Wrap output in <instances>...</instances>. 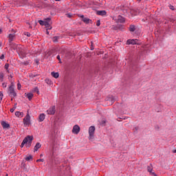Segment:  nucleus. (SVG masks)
<instances>
[{
    "instance_id": "12",
    "label": "nucleus",
    "mask_w": 176,
    "mask_h": 176,
    "mask_svg": "<svg viewBox=\"0 0 176 176\" xmlns=\"http://www.w3.org/2000/svg\"><path fill=\"white\" fill-rule=\"evenodd\" d=\"M126 21V20L124 19V18L120 15H119L118 16V19H117V21L116 23H124Z\"/></svg>"
},
{
    "instance_id": "29",
    "label": "nucleus",
    "mask_w": 176,
    "mask_h": 176,
    "mask_svg": "<svg viewBox=\"0 0 176 176\" xmlns=\"http://www.w3.org/2000/svg\"><path fill=\"white\" fill-rule=\"evenodd\" d=\"M38 23H39L40 25H45V21H43L42 20H39Z\"/></svg>"
},
{
    "instance_id": "33",
    "label": "nucleus",
    "mask_w": 176,
    "mask_h": 176,
    "mask_svg": "<svg viewBox=\"0 0 176 176\" xmlns=\"http://www.w3.org/2000/svg\"><path fill=\"white\" fill-rule=\"evenodd\" d=\"M5 69H9V63H6L4 66Z\"/></svg>"
},
{
    "instance_id": "24",
    "label": "nucleus",
    "mask_w": 176,
    "mask_h": 176,
    "mask_svg": "<svg viewBox=\"0 0 176 176\" xmlns=\"http://www.w3.org/2000/svg\"><path fill=\"white\" fill-rule=\"evenodd\" d=\"M26 97L28 98V100L30 101H31V100H32V98L34 97V94H28L26 95Z\"/></svg>"
},
{
    "instance_id": "44",
    "label": "nucleus",
    "mask_w": 176,
    "mask_h": 176,
    "mask_svg": "<svg viewBox=\"0 0 176 176\" xmlns=\"http://www.w3.org/2000/svg\"><path fill=\"white\" fill-rule=\"evenodd\" d=\"M45 80L48 85H50V83H52V81L50 80Z\"/></svg>"
},
{
    "instance_id": "35",
    "label": "nucleus",
    "mask_w": 176,
    "mask_h": 176,
    "mask_svg": "<svg viewBox=\"0 0 176 176\" xmlns=\"http://www.w3.org/2000/svg\"><path fill=\"white\" fill-rule=\"evenodd\" d=\"M100 25H101V23H100V20H98L96 22L97 27H100Z\"/></svg>"
},
{
    "instance_id": "9",
    "label": "nucleus",
    "mask_w": 176,
    "mask_h": 176,
    "mask_svg": "<svg viewBox=\"0 0 176 176\" xmlns=\"http://www.w3.org/2000/svg\"><path fill=\"white\" fill-rule=\"evenodd\" d=\"M82 19V21L85 23V24H89V23H91V20L89 18H85L84 15L80 16Z\"/></svg>"
},
{
    "instance_id": "56",
    "label": "nucleus",
    "mask_w": 176,
    "mask_h": 176,
    "mask_svg": "<svg viewBox=\"0 0 176 176\" xmlns=\"http://www.w3.org/2000/svg\"><path fill=\"white\" fill-rule=\"evenodd\" d=\"M2 46V42H0V47Z\"/></svg>"
},
{
    "instance_id": "32",
    "label": "nucleus",
    "mask_w": 176,
    "mask_h": 176,
    "mask_svg": "<svg viewBox=\"0 0 176 176\" xmlns=\"http://www.w3.org/2000/svg\"><path fill=\"white\" fill-rule=\"evenodd\" d=\"M34 91H35L36 93H37V94H39V89H38V87H36L34 88Z\"/></svg>"
},
{
    "instance_id": "26",
    "label": "nucleus",
    "mask_w": 176,
    "mask_h": 176,
    "mask_svg": "<svg viewBox=\"0 0 176 176\" xmlns=\"http://www.w3.org/2000/svg\"><path fill=\"white\" fill-rule=\"evenodd\" d=\"M58 39H60V37L56 36L53 38V42H58Z\"/></svg>"
},
{
    "instance_id": "59",
    "label": "nucleus",
    "mask_w": 176,
    "mask_h": 176,
    "mask_svg": "<svg viewBox=\"0 0 176 176\" xmlns=\"http://www.w3.org/2000/svg\"><path fill=\"white\" fill-rule=\"evenodd\" d=\"M10 78H13V76L10 75Z\"/></svg>"
},
{
    "instance_id": "13",
    "label": "nucleus",
    "mask_w": 176,
    "mask_h": 176,
    "mask_svg": "<svg viewBox=\"0 0 176 176\" xmlns=\"http://www.w3.org/2000/svg\"><path fill=\"white\" fill-rule=\"evenodd\" d=\"M1 124L2 127L4 129H9L10 127V125L9 124L6 123V122H5V121H2Z\"/></svg>"
},
{
    "instance_id": "8",
    "label": "nucleus",
    "mask_w": 176,
    "mask_h": 176,
    "mask_svg": "<svg viewBox=\"0 0 176 176\" xmlns=\"http://www.w3.org/2000/svg\"><path fill=\"white\" fill-rule=\"evenodd\" d=\"M116 100L115 99V97L111 96L109 98H108V99L107 100V104H109V105H112V104H113L115 102Z\"/></svg>"
},
{
    "instance_id": "28",
    "label": "nucleus",
    "mask_w": 176,
    "mask_h": 176,
    "mask_svg": "<svg viewBox=\"0 0 176 176\" xmlns=\"http://www.w3.org/2000/svg\"><path fill=\"white\" fill-rule=\"evenodd\" d=\"M3 76H4L3 73H0V82L3 81Z\"/></svg>"
},
{
    "instance_id": "30",
    "label": "nucleus",
    "mask_w": 176,
    "mask_h": 176,
    "mask_svg": "<svg viewBox=\"0 0 176 176\" xmlns=\"http://www.w3.org/2000/svg\"><path fill=\"white\" fill-rule=\"evenodd\" d=\"M117 27H118V30H120L121 31L122 30H123V25H119Z\"/></svg>"
},
{
    "instance_id": "5",
    "label": "nucleus",
    "mask_w": 176,
    "mask_h": 176,
    "mask_svg": "<svg viewBox=\"0 0 176 176\" xmlns=\"http://www.w3.org/2000/svg\"><path fill=\"white\" fill-rule=\"evenodd\" d=\"M52 21V19L47 18L45 19V23H44L45 27L47 28V30H52V25H50V21Z\"/></svg>"
},
{
    "instance_id": "49",
    "label": "nucleus",
    "mask_w": 176,
    "mask_h": 176,
    "mask_svg": "<svg viewBox=\"0 0 176 176\" xmlns=\"http://www.w3.org/2000/svg\"><path fill=\"white\" fill-rule=\"evenodd\" d=\"M91 50H94V47H93V46H91Z\"/></svg>"
},
{
    "instance_id": "20",
    "label": "nucleus",
    "mask_w": 176,
    "mask_h": 176,
    "mask_svg": "<svg viewBox=\"0 0 176 176\" xmlns=\"http://www.w3.org/2000/svg\"><path fill=\"white\" fill-rule=\"evenodd\" d=\"M27 142H28V140L26 138H25L21 144V148H23L24 145H25V144H27Z\"/></svg>"
},
{
    "instance_id": "25",
    "label": "nucleus",
    "mask_w": 176,
    "mask_h": 176,
    "mask_svg": "<svg viewBox=\"0 0 176 176\" xmlns=\"http://www.w3.org/2000/svg\"><path fill=\"white\" fill-rule=\"evenodd\" d=\"M19 2L21 5H25L27 3V0H19Z\"/></svg>"
},
{
    "instance_id": "55",
    "label": "nucleus",
    "mask_w": 176,
    "mask_h": 176,
    "mask_svg": "<svg viewBox=\"0 0 176 176\" xmlns=\"http://www.w3.org/2000/svg\"><path fill=\"white\" fill-rule=\"evenodd\" d=\"M173 152V153H176V149L174 150Z\"/></svg>"
},
{
    "instance_id": "7",
    "label": "nucleus",
    "mask_w": 176,
    "mask_h": 176,
    "mask_svg": "<svg viewBox=\"0 0 176 176\" xmlns=\"http://www.w3.org/2000/svg\"><path fill=\"white\" fill-rule=\"evenodd\" d=\"M47 114L48 115H54L56 113V106H53L50 107L47 111Z\"/></svg>"
},
{
    "instance_id": "51",
    "label": "nucleus",
    "mask_w": 176,
    "mask_h": 176,
    "mask_svg": "<svg viewBox=\"0 0 176 176\" xmlns=\"http://www.w3.org/2000/svg\"><path fill=\"white\" fill-rule=\"evenodd\" d=\"M46 32H47V35H49V31H48V30H47V29Z\"/></svg>"
},
{
    "instance_id": "50",
    "label": "nucleus",
    "mask_w": 176,
    "mask_h": 176,
    "mask_svg": "<svg viewBox=\"0 0 176 176\" xmlns=\"http://www.w3.org/2000/svg\"><path fill=\"white\" fill-rule=\"evenodd\" d=\"M119 119H123V118H118V120H118V122H120V120Z\"/></svg>"
},
{
    "instance_id": "38",
    "label": "nucleus",
    "mask_w": 176,
    "mask_h": 176,
    "mask_svg": "<svg viewBox=\"0 0 176 176\" xmlns=\"http://www.w3.org/2000/svg\"><path fill=\"white\" fill-rule=\"evenodd\" d=\"M2 86H3V87L5 89V88H6L7 87V84H6V82H3V84H2Z\"/></svg>"
},
{
    "instance_id": "39",
    "label": "nucleus",
    "mask_w": 176,
    "mask_h": 176,
    "mask_svg": "<svg viewBox=\"0 0 176 176\" xmlns=\"http://www.w3.org/2000/svg\"><path fill=\"white\" fill-rule=\"evenodd\" d=\"M67 17H68L69 19H71V17H72V15L71 14H66Z\"/></svg>"
},
{
    "instance_id": "19",
    "label": "nucleus",
    "mask_w": 176,
    "mask_h": 176,
    "mask_svg": "<svg viewBox=\"0 0 176 176\" xmlns=\"http://www.w3.org/2000/svg\"><path fill=\"white\" fill-rule=\"evenodd\" d=\"M52 76H53V78H55L56 79H57V78H58V76H60V75L58 74V72H52L51 73Z\"/></svg>"
},
{
    "instance_id": "1",
    "label": "nucleus",
    "mask_w": 176,
    "mask_h": 176,
    "mask_svg": "<svg viewBox=\"0 0 176 176\" xmlns=\"http://www.w3.org/2000/svg\"><path fill=\"white\" fill-rule=\"evenodd\" d=\"M8 94L12 98H13V97H17V93L14 91V84L13 82H11V85L8 88Z\"/></svg>"
},
{
    "instance_id": "16",
    "label": "nucleus",
    "mask_w": 176,
    "mask_h": 176,
    "mask_svg": "<svg viewBox=\"0 0 176 176\" xmlns=\"http://www.w3.org/2000/svg\"><path fill=\"white\" fill-rule=\"evenodd\" d=\"M153 170V166L151 164L150 166H147V170L148 173H150L151 175H152V174H153V172H152Z\"/></svg>"
},
{
    "instance_id": "53",
    "label": "nucleus",
    "mask_w": 176,
    "mask_h": 176,
    "mask_svg": "<svg viewBox=\"0 0 176 176\" xmlns=\"http://www.w3.org/2000/svg\"><path fill=\"white\" fill-rule=\"evenodd\" d=\"M135 131H137L138 130V127H135Z\"/></svg>"
},
{
    "instance_id": "2",
    "label": "nucleus",
    "mask_w": 176,
    "mask_h": 176,
    "mask_svg": "<svg viewBox=\"0 0 176 176\" xmlns=\"http://www.w3.org/2000/svg\"><path fill=\"white\" fill-rule=\"evenodd\" d=\"M23 124L26 126L31 124V116H30V112L28 111L26 116L23 118Z\"/></svg>"
},
{
    "instance_id": "46",
    "label": "nucleus",
    "mask_w": 176,
    "mask_h": 176,
    "mask_svg": "<svg viewBox=\"0 0 176 176\" xmlns=\"http://www.w3.org/2000/svg\"><path fill=\"white\" fill-rule=\"evenodd\" d=\"M31 78H35L36 76H38V75H34V74H32L31 76H30Z\"/></svg>"
},
{
    "instance_id": "22",
    "label": "nucleus",
    "mask_w": 176,
    "mask_h": 176,
    "mask_svg": "<svg viewBox=\"0 0 176 176\" xmlns=\"http://www.w3.org/2000/svg\"><path fill=\"white\" fill-rule=\"evenodd\" d=\"M129 31H131V32H134V31H135V26L134 25H131L129 27Z\"/></svg>"
},
{
    "instance_id": "31",
    "label": "nucleus",
    "mask_w": 176,
    "mask_h": 176,
    "mask_svg": "<svg viewBox=\"0 0 176 176\" xmlns=\"http://www.w3.org/2000/svg\"><path fill=\"white\" fill-rule=\"evenodd\" d=\"M3 98V94H2L1 91H0V102L2 101V99Z\"/></svg>"
},
{
    "instance_id": "36",
    "label": "nucleus",
    "mask_w": 176,
    "mask_h": 176,
    "mask_svg": "<svg viewBox=\"0 0 176 176\" xmlns=\"http://www.w3.org/2000/svg\"><path fill=\"white\" fill-rule=\"evenodd\" d=\"M24 35H27L28 37L31 36V34L30 32H25Z\"/></svg>"
},
{
    "instance_id": "4",
    "label": "nucleus",
    "mask_w": 176,
    "mask_h": 176,
    "mask_svg": "<svg viewBox=\"0 0 176 176\" xmlns=\"http://www.w3.org/2000/svg\"><path fill=\"white\" fill-rule=\"evenodd\" d=\"M25 138H27L28 142L26 143V146H28V148H30L31 146V144H32V141L34 140V136L32 135H28L25 137Z\"/></svg>"
},
{
    "instance_id": "48",
    "label": "nucleus",
    "mask_w": 176,
    "mask_h": 176,
    "mask_svg": "<svg viewBox=\"0 0 176 176\" xmlns=\"http://www.w3.org/2000/svg\"><path fill=\"white\" fill-rule=\"evenodd\" d=\"M102 124H105V121L104 120L102 121Z\"/></svg>"
},
{
    "instance_id": "41",
    "label": "nucleus",
    "mask_w": 176,
    "mask_h": 176,
    "mask_svg": "<svg viewBox=\"0 0 176 176\" xmlns=\"http://www.w3.org/2000/svg\"><path fill=\"white\" fill-rule=\"evenodd\" d=\"M3 58H5V55H4V54H2V55L0 56V60H3Z\"/></svg>"
},
{
    "instance_id": "64",
    "label": "nucleus",
    "mask_w": 176,
    "mask_h": 176,
    "mask_svg": "<svg viewBox=\"0 0 176 176\" xmlns=\"http://www.w3.org/2000/svg\"><path fill=\"white\" fill-rule=\"evenodd\" d=\"M135 67H133V69H134Z\"/></svg>"
},
{
    "instance_id": "47",
    "label": "nucleus",
    "mask_w": 176,
    "mask_h": 176,
    "mask_svg": "<svg viewBox=\"0 0 176 176\" xmlns=\"http://www.w3.org/2000/svg\"><path fill=\"white\" fill-rule=\"evenodd\" d=\"M13 108H14V109L17 108V103H14Z\"/></svg>"
},
{
    "instance_id": "27",
    "label": "nucleus",
    "mask_w": 176,
    "mask_h": 176,
    "mask_svg": "<svg viewBox=\"0 0 176 176\" xmlns=\"http://www.w3.org/2000/svg\"><path fill=\"white\" fill-rule=\"evenodd\" d=\"M32 159V155H29L28 157H26L25 158V160H26V162H30V160H31Z\"/></svg>"
},
{
    "instance_id": "18",
    "label": "nucleus",
    "mask_w": 176,
    "mask_h": 176,
    "mask_svg": "<svg viewBox=\"0 0 176 176\" xmlns=\"http://www.w3.org/2000/svg\"><path fill=\"white\" fill-rule=\"evenodd\" d=\"M9 43L11 49H12L13 50H16L17 49V44L14 43Z\"/></svg>"
},
{
    "instance_id": "52",
    "label": "nucleus",
    "mask_w": 176,
    "mask_h": 176,
    "mask_svg": "<svg viewBox=\"0 0 176 176\" xmlns=\"http://www.w3.org/2000/svg\"><path fill=\"white\" fill-rule=\"evenodd\" d=\"M152 175L157 176V175H156V173H152Z\"/></svg>"
},
{
    "instance_id": "11",
    "label": "nucleus",
    "mask_w": 176,
    "mask_h": 176,
    "mask_svg": "<svg viewBox=\"0 0 176 176\" xmlns=\"http://www.w3.org/2000/svg\"><path fill=\"white\" fill-rule=\"evenodd\" d=\"M96 14H98V16H107V11H105V10H98L96 12Z\"/></svg>"
},
{
    "instance_id": "10",
    "label": "nucleus",
    "mask_w": 176,
    "mask_h": 176,
    "mask_svg": "<svg viewBox=\"0 0 176 176\" xmlns=\"http://www.w3.org/2000/svg\"><path fill=\"white\" fill-rule=\"evenodd\" d=\"M138 42V39H129L126 41L127 45H136Z\"/></svg>"
},
{
    "instance_id": "40",
    "label": "nucleus",
    "mask_w": 176,
    "mask_h": 176,
    "mask_svg": "<svg viewBox=\"0 0 176 176\" xmlns=\"http://www.w3.org/2000/svg\"><path fill=\"white\" fill-rule=\"evenodd\" d=\"M56 58L57 60H58V61H60V63H61V58H60V55H58Z\"/></svg>"
},
{
    "instance_id": "23",
    "label": "nucleus",
    "mask_w": 176,
    "mask_h": 176,
    "mask_svg": "<svg viewBox=\"0 0 176 176\" xmlns=\"http://www.w3.org/2000/svg\"><path fill=\"white\" fill-rule=\"evenodd\" d=\"M19 56H21L22 58H23V57H25V56H27V53L24 52V51H21L19 52Z\"/></svg>"
},
{
    "instance_id": "14",
    "label": "nucleus",
    "mask_w": 176,
    "mask_h": 176,
    "mask_svg": "<svg viewBox=\"0 0 176 176\" xmlns=\"http://www.w3.org/2000/svg\"><path fill=\"white\" fill-rule=\"evenodd\" d=\"M45 116H46L45 115V113L40 114L38 116V122H43L45 120Z\"/></svg>"
},
{
    "instance_id": "15",
    "label": "nucleus",
    "mask_w": 176,
    "mask_h": 176,
    "mask_svg": "<svg viewBox=\"0 0 176 176\" xmlns=\"http://www.w3.org/2000/svg\"><path fill=\"white\" fill-rule=\"evenodd\" d=\"M15 116H16V118H23V116H24V113L20 112V111H16Z\"/></svg>"
},
{
    "instance_id": "58",
    "label": "nucleus",
    "mask_w": 176,
    "mask_h": 176,
    "mask_svg": "<svg viewBox=\"0 0 176 176\" xmlns=\"http://www.w3.org/2000/svg\"><path fill=\"white\" fill-rule=\"evenodd\" d=\"M2 33V30L1 29H0V34H1Z\"/></svg>"
},
{
    "instance_id": "60",
    "label": "nucleus",
    "mask_w": 176,
    "mask_h": 176,
    "mask_svg": "<svg viewBox=\"0 0 176 176\" xmlns=\"http://www.w3.org/2000/svg\"><path fill=\"white\" fill-rule=\"evenodd\" d=\"M138 1V2H141V0H137Z\"/></svg>"
},
{
    "instance_id": "37",
    "label": "nucleus",
    "mask_w": 176,
    "mask_h": 176,
    "mask_svg": "<svg viewBox=\"0 0 176 176\" xmlns=\"http://www.w3.org/2000/svg\"><path fill=\"white\" fill-rule=\"evenodd\" d=\"M39 162H45V160H43V159H38V160H36L37 163Z\"/></svg>"
},
{
    "instance_id": "54",
    "label": "nucleus",
    "mask_w": 176,
    "mask_h": 176,
    "mask_svg": "<svg viewBox=\"0 0 176 176\" xmlns=\"http://www.w3.org/2000/svg\"><path fill=\"white\" fill-rule=\"evenodd\" d=\"M6 71H7V72H8V74H9V69H6Z\"/></svg>"
},
{
    "instance_id": "61",
    "label": "nucleus",
    "mask_w": 176,
    "mask_h": 176,
    "mask_svg": "<svg viewBox=\"0 0 176 176\" xmlns=\"http://www.w3.org/2000/svg\"><path fill=\"white\" fill-rule=\"evenodd\" d=\"M55 1H61V0H55Z\"/></svg>"
},
{
    "instance_id": "43",
    "label": "nucleus",
    "mask_w": 176,
    "mask_h": 176,
    "mask_svg": "<svg viewBox=\"0 0 176 176\" xmlns=\"http://www.w3.org/2000/svg\"><path fill=\"white\" fill-rule=\"evenodd\" d=\"M16 109H14V107H12L10 111V112L12 113H13V112H14V110H15Z\"/></svg>"
},
{
    "instance_id": "34",
    "label": "nucleus",
    "mask_w": 176,
    "mask_h": 176,
    "mask_svg": "<svg viewBox=\"0 0 176 176\" xmlns=\"http://www.w3.org/2000/svg\"><path fill=\"white\" fill-rule=\"evenodd\" d=\"M17 89L18 90H20L21 89V84H20V82L17 84Z\"/></svg>"
},
{
    "instance_id": "3",
    "label": "nucleus",
    "mask_w": 176,
    "mask_h": 176,
    "mask_svg": "<svg viewBox=\"0 0 176 176\" xmlns=\"http://www.w3.org/2000/svg\"><path fill=\"white\" fill-rule=\"evenodd\" d=\"M96 131V127L94 126H91L89 129V140H93L94 138V133Z\"/></svg>"
},
{
    "instance_id": "57",
    "label": "nucleus",
    "mask_w": 176,
    "mask_h": 176,
    "mask_svg": "<svg viewBox=\"0 0 176 176\" xmlns=\"http://www.w3.org/2000/svg\"><path fill=\"white\" fill-rule=\"evenodd\" d=\"M91 46H93V41L91 42Z\"/></svg>"
},
{
    "instance_id": "45",
    "label": "nucleus",
    "mask_w": 176,
    "mask_h": 176,
    "mask_svg": "<svg viewBox=\"0 0 176 176\" xmlns=\"http://www.w3.org/2000/svg\"><path fill=\"white\" fill-rule=\"evenodd\" d=\"M117 30H118V26H115V27L113 28V31H116Z\"/></svg>"
},
{
    "instance_id": "62",
    "label": "nucleus",
    "mask_w": 176,
    "mask_h": 176,
    "mask_svg": "<svg viewBox=\"0 0 176 176\" xmlns=\"http://www.w3.org/2000/svg\"><path fill=\"white\" fill-rule=\"evenodd\" d=\"M126 119H127V118L125 117V118H124V120H126Z\"/></svg>"
},
{
    "instance_id": "42",
    "label": "nucleus",
    "mask_w": 176,
    "mask_h": 176,
    "mask_svg": "<svg viewBox=\"0 0 176 176\" xmlns=\"http://www.w3.org/2000/svg\"><path fill=\"white\" fill-rule=\"evenodd\" d=\"M169 8L171 10H175V9L173 6H169Z\"/></svg>"
},
{
    "instance_id": "63",
    "label": "nucleus",
    "mask_w": 176,
    "mask_h": 176,
    "mask_svg": "<svg viewBox=\"0 0 176 176\" xmlns=\"http://www.w3.org/2000/svg\"><path fill=\"white\" fill-rule=\"evenodd\" d=\"M11 101H13V98H11Z\"/></svg>"
},
{
    "instance_id": "21",
    "label": "nucleus",
    "mask_w": 176,
    "mask_h": 176,
    "mask_svg": "<svg viewBox=\"0 0 176 176\" xmlns=\"http://www.w3.org/2000/svg\"><path fill=\"white\" fill-rule=\"evenodd\" d=\"M41 143L37 142L34 146V151L36 152L38 151V149H39V148H41Z\"/></svg>"
},
{
    "instance_id": "6",
    "label": "nucleus",
    "mask_w": 176,
    "mask_h": 176,
    "mask_svg": "<svg viewBox=\"0 0 176 176\" xmlns=\"http://www.w3.org/2000/svg\"><path fill=\"white\" fill-rule=\"evenodd\" d=\"M79 131H80V127L78 125H74L72 129V133L79 134Z\"/></svg>"
},
{
    "instance_id": "17",
    "label": "nucleus",
    "mask_w": 176,
    "mask_h": 176,
    "mask_svg": "<svg viewBox=\"0 0 176 176\" xmlns=\"http://www.w3.org/2000/svg\"><path fill=\"white\" fill-rule=\"evenodd\" d=\"M14 36H16L14 34H9V43H12V42H13V39L14 38Z\"/></svg>"
}]
</instances>
